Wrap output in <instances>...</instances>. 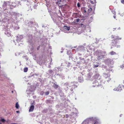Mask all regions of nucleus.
<instances>
[{
	"instance_id": "10",
	"label": "nucleus",
	"mask_w": 124,
	"mask_h": 124,
	"mask_svg": "<svg viewBox=\"0 0 124 124\" xmlns=\"http://www.w3.org/2000/svg\"><path fill=\"white\" fill-rule=\"evenodd\" d=\"M34 108V103H32L31 104V106L30 107V108L29 109V112H31L33 111Z\"/></svg>"
},
{
	"instance_id": "34",
	"label": "nucleus",
	"mask_w": 124,
	"mask_h": 124,
	"mask_svg": "<svg viewBox=\"0 0 124 124\" xmlns=\"http://www.w3.org/2000/svg\"><path fill=\"white\" fill-rule=\"evenodd\" d=\"M28 70V69L27 67L25 68L24 69V72H26Z\"/></svg>"
},
{
	"instance_id": "5",
	"label": "nucleus",
	"mask_w": 124,
	"mask_h": 124,
	"mask_svg": "<svg viewBox=\"0 0 124 124\" xmlns=\"http://www.w3.org/2000/svg\"><path fill=\"white\" fill-rule=\"evenodd\" d=\"M92 10V8L88 7V8L83 7L81 8V11L83 14H88Z\"/></svg>"
},
{
	"instance_id": "48",
	"label": "nucleus",
	"mask_w": 124,
	"mask_h": 124,
	"mask_svg": "<svg viewBox=\"0 0 124 124\" xmlns=\"http://www.w3.org/2000/svg\"><path fill=\"white\" fill-rule=\"evenodd\" d=\"M77 15V13H74L73 15V17H74V15Z\"/></svg>"
},
{
	"instance_id": "49",
	"label": "nucleus",
	"mask_w": 124,
	"mask_h": 124,
	"mask_svg": "<svg viewBox=\"0 0 124 124\" xmlns=\"http://www.w3.org/2000/svg\"><path fill=\"white\" fill-rule=\"evenodd\" d=\"M39 46L38 47H37V50H39Z\"/></svg>"
},
{
	"instance_id": "38",
	"label": "nucleus",
	"mask_w": 124,
	"mask_h": 124,
	"mask_svg": "<svg viewBox=\"0 0 124 124\" xmlns=\"http://www.w3.org/2000/svg\"><path fill=\"white\" fill-rule=\"evenodd\" d=\"M49 91H47L45 93V94L46 95H48L49 94Z\"/></svg>"
},
{
	"instance_id": "15",
	"label": "nucleus",
	"mask_w": 124,
	"mask_h": 124,
	"mask_svg": "<svg viewBox=\"0 0 124 124\" xmlns=\"http://www.w3.org/2000/svg\"><path fill=\"white\" fill-rule=\"evenodd\" d=\"M31 5H27V7H26L27 10L28 11H31L32 10V9L31 8Z\"/></svg>"
},
{
	"instance_id": "26",
	"label": "nucleus",
	"mask_w": 124,
	"mask_h": 124,
	"mask_svg": "<svg viewBox=\"0 0 124 124\" xmlns=\"http://www.w3.org/2000/svg\"><path fill=\"white\" fill-rule=\"evenodd\" d=\"M63 28L65 30H70V27L68 26L64 25L63 26Z\"/></svg>"
},
{
	"instance_id": "63",
	"label": "nucleus",
	"mask_w": 124,
	"mask_h": 124,
	"mask_svg": "<svg viewBox=\"0 0 124 124\" xmlns=\"http://www.w3.org/2000/svg\"><path fill=\"white\" fill-rule=\"evenodd\" d=\"M51 46H49V48H51Z\"/></svg>"
},
{
	"instance_id": "12",
	"label": "nucleus",
	"mask_w": 124,
	"mask_h": 124,
	"mask_svg": "<svg viewBox=\"0 0 124 124\" xmlns=\"http://www.w3.org/2000/svg\"><path fill=\"white\" fill-rule=\"evenodd\" d=\"M111 38H114V41H115V40H118L121 39V38H120L118 36H116L115 35H112L111 36Z\"/></svg>"
},
{
	"instance_id": "2",
	"label": "nucleus",
	"mask_w": 124,
	"mask_h": 124,
	"mask_svg": "<svg viewBox=\"0 0 124 124\" xmlns=\"http://www.w3.org/2000/svg\"><path fill=\"white\" fill-rule=\"evenodd\" d=\"M106 54V52L105 51L99 50L96 51L94 53V54L96 55L98 59L99 60L104 58Z\"/></svg>"
},
{
	"instance_id": "56",
	"label": "nucleus",
	"mask_w": 124,
	"mask_h": 124,
	"mask_svg": "<svg viewBox=\"0 0 124 124\" xmlns=\"http://www.w3.org/2000/svg\"><path fill=\"white\" fill-rule=\"evenodd\" d=\"M91 18L92 19L93 18V17H91Z\"/></svg>"
},
{
	"instance_id": "45",
	"label": "nucleus",
	"mask_w": 124,
	"mask_h": 124,
	"mask_svg": "<svg viewBox=\"0 0 124 124\" xmlns=\"http://www.w3.org/2000/svg\"><path fill=\"white\" fill-rule=\"evenodd\" d=\"M73 87H71L70 89V91H73Z\"/></svg>"
},
{
	"instance_id": "53",
	"label": "nucleus",
	"mask_w": 124,
	"mask_h": 124,
	"mask_svg": "<svg viewBox=\"0 0 124 124\" xmlns=\"http://www.w3.org/2000/svg\"><path fill=\"white\" fill-rule=\"evenodd\" d=\"M113 17L114 18H115L116 16H114Z\"/></svg>"
},
{
	"instance_id": "64",
	"label": "nucleus",
	"mask_w": 124,
	"mask_h": 124,
	"mask_svg": "<svg viewBox=\"0 0 124 124\" xmlns=\"http://www.w3.org/2000/svg\"><path fill=\"white\" fill-rule=\"evenodd\" d=\"M124 88V85L123 86Z\"/></svg>"
},
{
	"instance_id": "32",
	"label": "nucleus",
	"mask_w": 124,
	"mask_h": 124,
	"mask_svg": "<svg viewBox=\"0 0 124 124\" xmlns=\"http://www.w3.org/2000/svg\"><path fill=\"white\" fill-rule=\"evenodd\" d=\"M55 70H56L57 69H58V70H60V71H61L62 70V69L61 68H60L59 67H58L57 68V67L55 68Z\"/></svg>"
},
{
	"instance_id": "55",
	"label": "nucleus",
	"mask_w": 124,
	"mask_h": 124,
	"mask_svg": "<svg viewBox=\"0 0 124 124\" xmlns=\"http://www.w3.org/2000/svg\"><path fill=\"white\" fill-rule=\"evenodd\" d=\"M16 124V123H12V124Z\"/></svg>"
},
{
	"instance_id": "42",
	"label": "nucleus",
	"mask_w": 124,
	"mask_h": 124,
	"mask_svg": "<svg viewBox=\"0 0 124 124\" xmlns=\"http://www.w3.org/2000/svg\"><path fill=\"white\" fill-rule=\"evenodd\" d=\"M116 44H115V43H114V42H112V45L114 46H116Z\"/></svg>"
},
{
	"instance_id": "41",
	"label": "nucleus",
	"mask_w": 124,
	"mask_h": 124,
	"mask_svg": "<svg viewBox=\"0 0 124 124\" xmlns=\"http://www.w3.org/2000/svg\"><path fill=\"white\" fill-rule=\"evenodd\" d=\"M77 6L78 7H79L80 6V4L79 2H78L77 4Z\"/></svg>"
},
{
	"instance_id": "24",
	"label": "nucleus",
	"mask_w": 124,
	"mask_h": 124,
	"mask_svg": "<svg viewBox=\"0 0 124 124\" xmlns=\"http://www.w3.org/2000/svg\"><path fill=\"white\" fill-rule=\"evenodd\" d=\"M32 91V90H28L26 91V93L27 94H30Z\"/></svg>"
},
{
	"instance_id": "23",
	"label": "nucleus",
	"mask_w": 124,
	"mask_h": 124,
	"mask_svg": "<svg viewBox=\"0 0 124 124\" xmlns=\"http://www.w3.org/2000/svg\"><path fill=\"white\" fill-rule=\"evenodd\" d=\"M57 75L59 76L60 78H62V79H64V76H63L62 74H57Z\"/></svg>"
},
{
	"instance_id": "57",
	"label": "nucleus",
	"mask_w": 124,
	"mask_h": 124,
	"mask_svg": "<svg viewBox=\"0 0 124 124\" xmlns=\"http://www.w3.org/2000/svg\"><path fill=\"white\" fill-rule=\"evenodd\" d=\"M26 60H28V58H27L26 59Z\"/></svg>"
},
{
	"instance_id": "8",
	"label": "nucleus",
	"mask_w": 124,
	"mask_h": 124,
	"mask_svg": "<svg viewBox=\"0 0 124 124\" xmlns=\"http://www.w3.org/2000/svg\"><path fill=\"white\" fill-rule=\"evenodd\" d=\"M93 119V117L88 118L84 120L82 124H88L89 122L90 121H92Z\"/></svg>"
},
{
	"instance_id": "6",
	"label": "nucleus",
	"mask_w": 124,
	"mask_h": 124,
	"mask_svg": "<svg viewBox=\"0 0 124 124\" xmlns=\"http://www.w3.org/2000/svg\"><path fill=\"white\" fill-rule=\"evenodd\" d=\"M101 67L102 68L103 70L105 69L106 71H108L110 72V71H111L112 72H113V70L112 69H111L109 67L108 68H107V67L103 64L101 66Z\"/></svg>"
},
{
	"instance_id": "33",
	"label": "nucleus",
	"mask_w": 124,
	"mask_h": 124,
	"mask_svg": "<svg viewBox=\"0 0 124 124\" xmlns=\"http://www.w3.org/2000/svg\"><path fill=\"white\" fill-rule=\"evenodd\" d=\"M19 105L18 102H17L16 104V106H15L16 108L17 109L18 108H19Z\"/></svg>"
},
{
	"instance_id": "60",
	"label": "nucleus",
	"mask_w": 124,
	"mask_h": 124,
	"mask_svg": "<svg viewBox=\"0 0 124 124\" xmlns=\"http://www.w3.org/2000/svg\"><path fill=\"white\" fill-rule=\"evenodd\" d=\"M12 93H13V91H12Z\"/></svg>"
},
{
	"instance_id": "44",
	"label": "nucleus",
	"mask_w": 124,
	"mask_h": 124,
	"mask_svg": "<svg viewBox=\"0 0 124 124\" xmlns=\"http://www.w3.org/2000/svg\"><path fill=\"white\" fill-rule=\"evenodd\" d=\"M121 2L122 3L124 4V0H121Z\"/></svg>"
},
{
	"instance_id": "3",
	"label": "nucleus",
	"mask_w": 124,
	"mask_h": 124,
	"mask_svg": "<svg viewBox=\"0 0 124 124\" xmlns=\"http://www.w3.org/2000/svg\"><path fill=\"white\" fill-rule=\"evenodd\" d=\"M16 4L15 2L12 3L11 4L8 1H6L4 3L3 5V7L4 9L9 8L11 9L16 7Z\"/></svg>"
},
{
	"instance_id": "54",
	"label": "nucleus",
	"mask_w": 124,
	"mask_h": 124,
	"mask_svg": "<svg viewBox=\"0 0 124 124\" xmlns=\"http://www.w3.org/2000/svg\"><path fill=\"white\" fill-rule=\"evenodd\" d=\"M117 47H119L120 46L119 45L117 46Z\"/></svg>"
},
{
	"instance_id": "17",
	"label": "nucleus",
	"mask_w": 124,
	"mask_h": 124,
	"mask_svg": "<svg viewBox=\"0 0 124 124\" xmlns=\"http://www.w3.org/2000/svg\"><path fill=\"white\" fill-rule=\"evenodd\" d=\"M28 25L30 27L33 26L35 25V24L34 22L32 21H30L28 23Z\"/></svg>"
},
{
	"instance_id": "39",
	"label": "nucleus",
	"mask_w": 124,
	"mask_h": 124,
	"mask_svg": "<svg viewBox=\"0 0 124 124\" xmlns=\"http://www.w3.org/2000/svg\"><path fill=\"white\" fill-rule=\"evenodd\" d=\"M1 121L3 122H4L6 121L4 119H2L0 120V121Z\"/></svg>"
},
{
	"instance_id": "36",
	"label": "nucleus",
	"mask_w": 124,
	"mask_h": 124,
	"mask_svg": "<svg viewBox=\"0 0 124 124\" xmlns=\"http://www.w3.org/2000/svg\"><path fill=\"white\" fill-rule=\"evenodd\" d=\"M99 65L98 64H94L93 65V68H96L97 67L99 66Z\"/></svg>"
},
{
	"instance_id": "27",
	"label": "nucleus",
	"mask_w": 124,
	"mask_h": 124,
	"mask_svg": "<svg viewBox=\"0 0 124 124\" xmlns=\"http://www.w3.org/2000/svg\"><path fill=\"white\" fill-rule=\"evenodd\" d=\"M80 20L79 19H77L74 20L73 23H77Z\"/></svg>"
},
{
	"instance_id": "51",
	"label": "nucleus",
	"mask_w": 124,
	"mask_h": 124,
	"mask_svg": "<svg viewBox=\"0 0 124 124\" xmlns=\"http://www.w3.org/2000/svg\"><path fill=\"white\" fill-rule=\"evenodd\" d=\"M78 55H82L81 54H80L79 53H78Z\"/></svg>"
},
{
	"instance_id": "4",
	"label": "nucleus",
	"mask_w": 124,
	"mask_h": 124,
	"mask_svg": "<svg viewBox=\"0 0 124 124\" xmlns=\"http://www.w3.org/2000/svg\"><path fill=\"white\" fill-rule=\"evenodd\" d=\"M104 62L105 64L108 65L109 67L111 69L113 67L111 65H113L114 63L112 59L110 58L105 59L104 60Z\"/></svg>"
},
{
	"instance_id": "52",
	"label": "nucleus",
	"mask_w": 124,
	"mask_h": 124,
	"mask_svg": "<svg viewBox=\"0 0 124 124\" xmlns=\"http://www.w3.org/2000/svg\"><path fill=\"white\" fill-rule=\"evenodd\" d=\"M16 112L17 113H18L19 112V111H16Z\"/></svg>"
},
{
	"instance_id": "1",
	"label": "nucleus",
	"mask_w": 124,
	"mask_h": 124,
	"mask_svg": "<svg viewBox=\"0 0 124 124\" xmlns=\"http://www.w3.org/2000/svg\"><path fill=\"white\" fill-rule=\"evenodd\" d=\"M3 12L0 13V25L3 26V30L5 31V34L8 36L10 35L9 29L8 28V24L14 22V18L17 20L19 14L12 11H8L7 8H3Z\"/></svg>"
},
{
	"instance_id": "30",
	"label": "nucleus",
	"mask_w": 124,
	"mask_h": 124,
	"mask_svg": "<svg viewBox=\"0 0 124 124\" xmlns=\"http://www.w3.org/2000/svg\"><path fill=\"white\" fill-rule=\"evenodd\" d=\"M30 38L31 40H28V41L29 42V43H30L31 44V43H32V41L31 40L32 39V36L31 35V36L30 37Z\"/></svg>"
},
{
	"instance_id": "20",
	"label": "nucleus",
	"mask_w": 124,
	"mask_h": 124,
	"mask_svg": "<svg viewBox=\"0 0 124 124\" xmlns=\"http://www.w3.org/2000/svg\"><path fill=\"white\" fill-rule=\"evenodd\" d=\"M99 77V75L98 73H97L95 74L94 76V79H98V77Z\"/></svg>"
},
{
	"instance_id": "35",
	"label": "nucleus",
	"mask_w": 124,
	"mask_h": 124,
	"mask_svg": "<svg viewBox=\"0 0 124 124\" xmlns=\"http://www.w3.org/2000/svg\"><path fill=\"white\" fill-rule=\"evenodd\" d=\"M51 18L52 19H53V21H54V22L55 23H56V19L55 18H53V16H51Z\"/></svg>"
},
{
	"instance_id": "31",
	"label": "nucleus",
	"mask_w": 124,
	"mask_h": 124,
	"mask_svg": "<svg viewBox=\"0 0 124 124\" xmlns=\"http://www.w3.org/2000/svg\"><path fill=\"white\" fill-rule=\"evenodd\" d=\"M53 86L56 89L58 88V86L54 83L53 84Z\"/></svg>"
},
{
	"instance_id": "58",
	"label": "nucleus",
	"mask_w": 124,
	"mask_h": 124,
	"mask_svg": "<svg viewBox=\"0 0 124 124\" xmlns=\"http://www.w3.org/2000/svg\"><path fill=\"white\" fill-rule=\"evenodd\" d=\"M89 46H87V48L89 47Z\"/></svg>"
},
{
	"instance_id": "28",
	"label": "nucleus",
	"mask_w": 124,
	"mask_h": 124,
	"mask_svg": "<svg viewBox=\"0 0 124 124\" xmlns=\"http://www.w3.org/2000/svg\"><path fill=\"white\" fill-rule=\"evenodd\" d=\"M90 2L92 4H94V3H96V0H90Z\"/></svg>"
},
{
	"instance_id": "59",
	"label": "nucleus",
	"mask_w": 124,
	"mask_h": 124,
	"mask_svg": "<svg viewBox=\"0 0 124 124\" xmlns=\"http://www.w3.org/2000/svg\"><path fill=\"white\" fill-rule=\"evenodd\" d=\"M120 29V28L119 27L118 28V29Z\"/></svg>"
},
{
	"instance_id": "43",
	"label": "nucleus",
	"mask_w": 124,
	"mask_h": 124,
	"mask_svg": "<svg viewBox=\"0 0 124 124\" xmlns=\"http://www.w3.org/2000/svg\"><path fill=\"white\" fill-rule=\"evenodd\" d=\"M121 68H124V64H123L121 65L120 66Z\"/></svg>"
},
{
	"instance_id": "21",
	"label": "nucleus",
	"mask_w": 124,
	"mask_h": 124,
	"mask_svg": "<svg viewBox=\"0 0 124 124\" xmlns=\"http://www.w3.org/2000/svg\"><path fill=\"white\" fill-rule=\"evenodd\" d=\"M68 83L67 82H66L64 84V87H66V88H65V89L66 91L68 90Z\"/></svg>"
},
{
	"instance_id": "25",
	"label": "nucleus",
	"mask_w": 124,
	"mask_h": 124,
	"mask_svg": "<svg viewBox=\"0 0 124 124\" xmlns=\"http://www.w3.org/2000/svg\"><path fill=\"white\" fill-rule=\"evenodd\" d=\"M56 1H57L58 3L60 4L61 2H64L65 0H55Z\"/></svg>"
},
{
	"instance_id": "37",
	"label": "nucleus",
	"mask_w": 124,
	"mask_h": 124,
	"mask_svg": "<svg viewBox=\"0 0 124 124\" xmlns=\"http://www.w3.org/2000/svg\"><path fill=\"white\" fill-rule=\"evenodd\" d=\"M39 74H33L31 76H34V77H35V76H37L39 75Z\"/></svg>"
},
{
	"instance_id": "61",
	"label": "nucleus",
	"mask_w": 124,
	"mask_h": 124,
	"mask_svg": "<svg viewBox=\"0 0 124 124\" xmlns=\"http://www.w3.org/2000/svg\"><path fill=\"white\" fill-rule=\"evenodd\" d=\"M62 52H63V51H61V53H62Z\"/></svg>"
},
{
	"instance_id": "11",
	"label": "nucleus",
	"mask_w": 124,
	"mask_h": 124,
	"mask_svg": "<svg viewBox=\"0 0 124 124\" xmlns=\"http://www.w3.org/2000/svg\"><path fill=\"white\" fill-rule=\"evenodd\" d=\"M122 90V88L121 86L120 85L117 88H114L113 90L114 91H120Z\"/></svg>"
},
{
	"instance_id": "50",
	"label": "nucleus",
	"mask_w": 124,
	"mask_h": 124,
	"mask_svg": "<svg viewBox=\"0 0 124 124\" xmlns=\"http://www.w3.org/2000/svg\"><path fill=\"white\" fill-rule=\"evenodd\" d=\"M82 60H83V61H84V62H85V61H84V58H82Z\"/></svg>"
},
{
	"instance_id": "9",
	"label": "nucleus",
	"mask_w": 124,
	"mask_h": 124,
	"mask_svg": "<svg viewBox=\"0 0 124 124\" xmlns=\"http://www.w3.org/2000/svg\"><path fill=\"white\" fill-rule=\"evenodd\" d=\"M75 84H76V82H71L70 84V87H73V88H75L77 86V85H76Z\"/></svg>"
},
{
	"instance_id": "62",
	"label": "nucleus",
	"mask_w": 124,
	"mask_h": 124,
	"mask_svg": "<svg viewBox=\"0 0 124 124\" xmlns=\"http://www.w3.org/2000/svg\"><path fill=\"white\" fill-rule=\"evenodd\" d=\"M87 15H85V17H87Z\"/></svg>"
},
{
	"instance_id": "46",
	"label": "nucleus",
	"mask_w": 124,
	"mask_h": 124,
	"mask_svg": "<svg viewBox=\"0 0 124 124\" xmlns=\"http://www.w3.org/2000/svg\"><path fill=\"white\" fill-rule=\"evenodd\" d=\"M98 122L97 121H95L94 124H98Z\"/></svg>"
},
{
	"instance_id": "18",
	"label": "nucleus",
	"mask_w": 124,
	"mask_h": 124,
	"mask_svg": "<svg viewBox=\"0 0 124 124\" xmlns=\"http://www.w3.org/2000/svg\"><path fill=\"white\" fill-rule=\"evenodd\" d=\"M78 80L80 82H82L83 81V79L82 76H79L78 77Z\"/></svg>"
},
{
	"instance_id": "14",
	"label": "nucleus",
	"mask_w": 124,
	"mask_h": 124,
	"mask_svg": "<svg viewBox=\"0 0 124 124\" xmlns=\"http://www.w3.org/2000/svg\"><path fill=\"white\" fill-rule=\"evenodd\" d=\"M110 76V75L109 74L104 73L103 74V76L105 78H107L109 79Z\"/></svg>"
},
{
	"instance_id": "29",
	"label": "nucleus",
	"mask_w": 124,
	"mask_h": 124,
	"mask_svg": "<svg viewBox=\"0 0 124 124\" xmlns=\"http://www.w3.org/2000/svg\"><path fill=\"white\" fill-rule=\"evenodd\" d=\"M46 2V6L48 7V5H49L50 4V0H45Z\"/></svg>"
},
{
	"instance_id": "47",
	"label": "nucleus",
	"mask_w": 124,
	"mask_h": 124,
	"mask_svg": "<svg viewBox=\"0 0 124 124\" xmlns=\"http://www.w3.org/2000/svg\"><path fill=\"white\" fill-rule=\"evenodd\" d=\"M66 118H68L69 117L68 115V114L66 115Z\"/></svg>"
},
{
	"instance_id": "16",
	"label": "nucleus",
	"mask_w": 124,
	"mask_h": 124,
	"mask_svg": "<svg viewBox=\"0 0 124 124\" xmlns=\"http://www.w3.org/2000/svg\"><path fill=\"white\" fill-rule=\"evenodd\" d=\"M31 3L32 4H34V5L33 6V7L34 9L36 8L38 6V4H39L38 3H36L34 1H33V2H32Z\"/></svg>"
},
{
	"instance_id": "13",
	"label": "nucleus",
	"mask_w": 124,
	"mask_h": 124,
	"mask_svg": "<svg viewBox=\"0 0 124 124\" xmlns=\"http://www.w3.org/2000/svg\"><path fill=\"white\" fill-rule=\"evenodd\" d=\"M99 81H97V80H95V81H94L93 82V84H95V85H93V87H96V86H99V85H97V84H98V82H99ZM100 85H101H101H99V86H100Z\"/></svg>"
},
{
	"instance_id": "40",
	"label": "nucleus",
	"mask_w": 124,
	"mask_h": 124,
	"mask_svg": "<svg viewBox=\"0 0 124 124\" xmlns=\"http://www.w3.org/2000/svg\"><path fill=\"white\" fill-rule=\"evenodd\" d=\"M48 72L49 73L51 74L53 72V71L51 70H49L48 71Z\"/></svg>"
},
{
	"instance_id": "7",
	"label": "nucleus",
	"mask_w": 124,
	"mask_h": 124,
	"mask_svg": "<svg viewBox=\"0 0 124 124\" xmlns=\"http://www.w3.org/2000/svg\"><path fill=\"white\" fill-rule=\"evenodd\" d=\"M16 41L18 42L22 41L23 37L22 35H19L16 36Z\"/></svg>"
},
{
	"instance_id": "22",
	"label": "nucleus",
	"mask_w": 124,
	"mask_h": 124,
	"mask_svg": "<svg viewBox=\"0 0 124 124\" xmlns=\"http://www.w3.org/2000/svg\"><path fill=\"white\" fill-rule=\"evenodd\" d=\"M109 54L111 55H116V53L113 51H112L109 53Z\"/></svg>"
},
{
	"instance_id": "19",
	"label": "nucleus",
	"mask_w": 124,
	"mask_h": 124,
	"mask_svg": "<svg viewBox=\"0 0 124 124\" xmlns=\"http://www.w3.org/2000/svg\"><path fill=\"white\" fill-rule=\"evenodd\" d=\"M84 48V47L83 46H79L77 48L78 50H83Z\"/></svg>"
}]
</instances>
